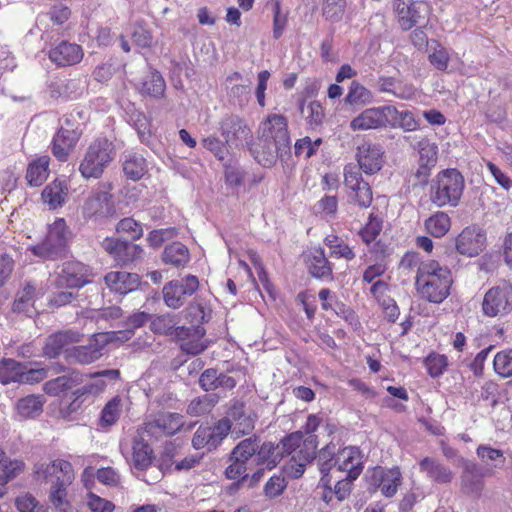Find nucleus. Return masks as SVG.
<instances>
[{
    "instance_id": "f257e3e1",
    "label": "nucleus",
    "mask_w": 512,
    "mask_h": 512,
    "mask_svg": "<svg viewBox=\"0 0 512 512\" xmlns=\"http://www.w3.org/2000/svg\"><path fill=\"white\" fill-rule=\"evenodd\" d=\"M36 480L50 483L49 500L55 507L66 502L67 489L75 479L72 464L63 459L40 461L33 466Z\"/></svg>"
},
{
    "instance_id": "f03ea898",
    "label": "nucleus",
    "mask_w": 512,
    "mask_h": 512,
    "mask_svg": "<svg viewBox=\"0 0 512 512\" xmlns=\"http://www.w3.org/2000/svg\"><path fill=\"white\" fill-rule=\"evenodd\" d=\"M452 283L451 271L437 261L428 260L419 265L415 284L419 293L429 302H443L450 295Z\"/></svg>"
},
{
    "instance_id": "7ed1b4c3",
    "label": "nucleus",
    "mask_w": 512,
    "mask_h": 512,
    "mask_svg": "<svg viewBox=\"0 0 512 512\" xmlns=\"http://www.w3.org/2000/svg\"><path fill=\"white\" fill-rule=\"evenodd\" d=\"M115 157L113 142L106 137L96 138L87 147L79 164V172L86 179H99Z\"/></svg>"
},
{
    "instance_id": "20e7f679",
    "label": "nucleus",
    "mask_w": 512,
    "mask_h": 512,
    "mask_svg": "<svg viewBox=\"0 0 512 512\" xmlns=\"http://www.w3.org/2000/svg\"><path fill=\"white\" fill-rule=\"evenodd\" d=\"M465 187L463 176L456 169H446L437 174L430 187V200L437 207H456Z\"/></svg>"
},
{
    "instance_id": "39448f33",
    "label": "nucleus",
    "mask_w": 512,
    "mask_h": 512,
    "mask_svg": "<svg viewBox=\"0 0 512 512\" xmlns=\"http://www.w3.org/2000/svg\"><path fill=\"white\" fill-rule=\"evenodd\" d=\"M258 448L259 438L255 436L240 441L231 451L230 464L225 470L226 477L231 480H245L252 465L256 464Z\"/></svg>"
},
{
    "instance_id": "423d86ee",
    "label": "nucleus",
    "mask_w": 512,
    "mask_h": 512,
    "mask_svg": "<svg viewBox=\"0 0 512 512\" xmlns=\"http://www.w3.org/2000/svg\"><path fill=\"white\" fill-rule=\"evenodd\" d=\"M68 230L64 219H57L49 226L45 239L30 248L32 253L44 260H57L66 254Z\"/></svg>"
},
{
    "instance_id": "0eeeda50",
    "label": "nucleus",
    "mask_w": 512,
    "mask_h": 512,
    "mask_svg": "<svg viewBox=\"0 0 512 512\" xmlns=\"http://www.w3.org/2000/svg\"><path fill=\"white\" fill-rule=\"evenodd\" d=\"M512 311V285L506 281L486 291L482 312L487 317H502Z\"/></svg>"
},
{
    "instance_id": "6e6552de",
    "label": "nucleus",
    "mask_w": 512,
    "mask_h": 512,
    "mask_svg": "<svg viewBox=\"0 0 512 512\" xmlns=\"http://www.w3.org/2000/svg\"><path fill=\"white\" fill-rule=\"evenodd\" d=\"M199 279L195 275H186L180 279L167 282L162 288L165 305L171 309H179L188 297L194 295L199 289Z\"/></svg>"
},
{
    "instance_id": "1a4fd4ad",
    "label": "nucleus",
    "mask_w": 512,
    "mask_h": 512,
    "mask_svg": "<svg viewBox=\"0 0 512 512\" xmlns=\"http://www.w3.org/2000/svg\"><path fill=\"white\" fill-rule=\"evenodd\" d=\"M81 214L86 221L93 222L115 216L113 195L108 190L92 191L81 206Z\"/></svg>"
},
{
    "instance_id": "9d476101",
    "label": "nucleus",
    "mask_w": 512,
    "mask_h": 512,
    "mask_svg": "<svg viewBox=\"0 0 512 512\" xmlns=\"http://www.w3.org/2000/svg\"><path fill=\"white\" fill-rule=\"evenodd\" d=\"M343 175L349 199L361 208H368L373 201L372 189L369 183L362 178L357 166L352 163L347 164L344 167Z\"/></svg>"
},
{
    "instance_id": "9b49d317",
    "label": "nucleus",
    "mask_w": 512,
    "mask_h": 512,
    "mask_svg": "<svg viewBox=\"0 0 512 512\" xmlns=\"http://www.w3.org/2000/svg\"><path fill=\"white\" fill-rule=\"evenodd\" d=\"M221 136L230 148H241L249 144L252 131L247 122L238 115L227 114L219 122Z\"/></svg>"
},
{
    "instance_id": "f8f14e48",
    "label": "nucleus",
    "mask_w": 512,
    "mask_h": 512,
    "mask_svg": "<svg viewBox=\"0 0 512 512\" xmlns=\"http://www.w3.org/2000/svg\"><path fill=\"white\" fill-rule=\"evenodd\" d=\"M396 114L397 108L392 105L367 108L351 120L350 128L353 131L384 128Z\"/></svg>"
},
{
    "instance_id": "ddd939ff",
    "label": "nucleus",
    "mask_w": 512,
    "mask_h": 512,
    "mask_svg": "<svg viewBox=\"0 0 512 512\" xmlns=\"http://www.w3.org/2000/svg\"><path fill=\"white\" fill-rule=\"evenodd\" d=\"M394 7L398 22L404 30L423 25L428 19L429 6L423 1L396 0Z\"/></svg>"
},
{
    "instance_id": "4468645a",
    "label": "nucleus",
    "mask_w": 512,
    "mask_h": 512,
    "mask_svg": "<svg viewBox=\"0 0 512 512\" xmlns=\"http://www.w3.org/2000/svg\"><path fill=\"white\" fill-rule=\"evenodd\" d=\"M101 246L119 265L133 263L141 259L144 253L140 245L114 237L105 238Z\"/></svg>"
},
{
    "instance_id": "2eb2a0df",
    "label": "nucleus",
    "mask_w": 512,
    "mask_h": 512,
    "mask_svg": "<svg viewBox=\"0 0 512 512\" xmlns=\"http://www.w3.org/2000/svg\"><path fill=\"white\" fill-rule=\"evenodd\" d=\"M81 134L82 129H80L79 126L74 127V125L70 123V120L66 119L65 125L60 127L53 138V155L59 161H66L80 139Z\"/></svg>"
},
{
    "instance_id": "dca6fc26",
    "label": "nucleus",
    "mask_w": 512,
    "mask_h": 512,
    "mask_svg": "<svg viewBox=\"0 0 512 512\" xmlns=\"http://www.w3.org/2000/svg\"><path fill=\"white\" fill-rule=\"evenodd\" d=\"M175 332V339L180 342V349L186 354L196 356L208 348V341L204 338L206 330L201 325L179 326Z\"/></svg>"
},
{
    "instance_id": "f3484780",
    "label": "nucleus",
    "mask_w": 512,
    "mask_h": 512,
    "mask_svg": "<svg viewBox=\"0 0 512 512\" xmlns=\"http://www.w3.org/2000/svg\"><path fill=\"white\" fill-rule=\"evenodd\" d=\"M357 168L367 175L379 172L384 164V151L379 144L365 141L357 147Z\"/></svg>"
},
{
    "instance_id": "a211bd4d",
    "label": "nucleus",
    "mask_w": 512,
    "mask_h": 512,
    "mask_svg": "<svg viewBox=\"0 0 512 512\" xmlns=\"http://www.w3.org/2000/svg\"><path fill=\"white\" fill-rule=\"evenodd\" d=\"M261 137L278 143L282 149L291 147L287 118L280 114H270L260 125Z\"/></svg>"
},
{
    "instance_id": "6ab92c4d",
    "label": "nucleus",
    "mask_w": 512,
    "mask_h": 512,
    "mask_svg": "<svg viewBox=\"0 0 512 512\" xmlns=\"http://www.w3.org/2000/svg\"><path fill=\"white\" fill-rule=\"evenodd\" d=\"M485 243V233L477 226H468L456 237L455 248L463 256L476 257L484 250Z\"/></svg>"
},
{
    "instance_id": "aec40b11",
    "label": "nucleus",
    "mask_w": 512,
    "mask_h": 512,
    "mask_svg": "<svg viewBox=\"0 0 512 512\" xmlns=\"http://www.w3.org/2000/svg\"><path fill=\"white\" fill-rule=\"evenodd\" d=\"M89 269L81 262L71 261L63 264L56 279L59 287L78 288L89 282Z\"/></svg>"
},
{
    "instance_id": "412c9836",
    "label": "nucleus",
    "mask_w": 512,
    "mask_h": 512,
    "mask_svg": "<svg viewBox=\"0 0 512 512\" xmlns=\"http://www.w3.org/2000/svg\"><path fill=\"white\" fill-rule=\"evenodd\" d=\"M106 344L103 334L95 335L88 345L73 347L67 351V358L71 362L79 364H91L102 356V350Z\"/></svg>"
},
{
    "instance_id": "4be33fe9",
    "label": "nucleus",
    "mask_w": 512,
    "mask_h": 512,
    "mask_svg": "<svg viewBox=\"0 0 512 512\" xmlns=\"http://www.w3.org/2000/svg\"><path fill=\"white\" fill-rule=\"evenodd\" d=\"M486 476L484 469L477 464L465 463L460 477L461 489L467 495L480 497L485 487L484 477Z\"/></svg>"
},
{
    "instance_id": "5701e85b",
    "label": "nucleus",
    "mask_w": 512,
    "mask_h": 512,
    "mask_svg": "<svg viewBox=\"0 0 512 512\" xmlns=\"http://www.w3.org/2000/svg\"><path fill=\"white\" fill-rule=\"evenodd\" d=\"M233 431L238 434H248L254 429L257 414L243 402H235L228 411Z\"/></svg>"
},
{
    "instance_id": "b1692460",
    "label": "nucleus",
    "mask_w": 512,
    "mask_h": 512,
    "mask_svg": "<svg viewBox=\"0 0 512 512\" xmlns=\"http://www.w3.org/2000/svg\"><path fill=\"white\" fill-rule=\"evenodd\" d=\"M304 262L308 272L318 279H332V264L325 255L324 249L314 247L304 253Z\"/></svg>"
},
{
    "instance_id": "393cba45",
    "label": "nucleus",
    "mask_w": 512,
    "mask_h": 512,
    "mask_svg": "<svg viewBox=\"0 0 512 512\" xmlns=\"http://www.w3.org/2000/svg\"><path fill=\"white\" fill-rule=\"evenodd\" d=\"M254 159L263 167H272L278 160L290 152V148L282 149L274 141L260 137L259 143L250 149Z\"/></svg>"
},
{
    "instance_id": "a878e982",
    "label": "nucleus",
    "mask_w": 512,
    "mask_h": 512,
    "mask_svg": "<svg viewBox=\"0 0 512 512\" xmlns=\"http://www.w3.org/2000/svg\"><path fill=\"white\" fill-rule=\"evenodd\" d=\"M317 441L315 436H308L303 443V449H300L298 455H293L286 469L292 478H299L305 472L306 465L309 464L316 455Z\"/></svg>"
},
{
    "instance_id": "bb28decb",
    "label": "nucleus",
    "mask_w": 512,
    "mask_h": 512,
    "mask_svg": "<svg viewBox=\"0 0 512 512\" xmlns=\"http://www.w3.org/2000/svg\"><path fill=\"white\" fill-rule=\"evenodd\" d=\"M104 282L110 291L125 295L139 287L140 277L136 273L111 271L104 276Z\"/></svg>"
},
{
    "instance_id": "cd10ccee",
    "label": "nucleus",
    "mask_w": 512,
    "mask_h": 512,
    "mask_svg": "<svg viewBox=\"0 0 512 512\" xmlns=\"http://www.w3.org/2000/svg\"><path fill=\"white\" fill-rule=\"evenodd\" d=\"M337 472H345L347 480H355L362 472V457L357 447H345L337 454Z\"/></svg>"
},
{
    "instance_id": "c85d7f7f",
    "label": "nucleus",
    "mask_w": 512,
    "mask_h": 512,
    "mask_svg": "<svg viewBox=\"0 0 512 512\" xmlns=\"http://www.w3.org/2000/svg\"><path fill=\"white\" fill-rule=\"evenodd\" d=\"M81 46L62 41L49 51V59L57 66H71L79 63L83 58Z\"/></svg>"
},
{
    "instance_id": "c756f323",
    "label": "nucleus",
    "mask_w": 512,
    "mask_h": 512,
    "mask_svg": "<svg viewBox=\"0 0 512 512\" xmlns=\"http://www.w3.org/2000/svg\"><path fill=\"white\" fill-rule=\"evenodd\" d=\"M419 470L429 480L438 484H448L454 478V473L449 467L432 457H424L419 462Z\"/></svg>"
},
{
    "instance_id": "7c9ffc66",
    "label": "nucleus",
    "mask_w": 512,
    "mask_h": 512,
    "mask_svg": "<svg viewBox=\"0 0 512 512\" xmlns=\"http://www.w3.org/2000/svg\"><path fill=\"white\" fill-rule=\"evenodd\" d=\"M476 454L485 465L484 472L487 476H492L496 470L502 469L506 461L502 450L489 445H479Z\"/></svg>"
},
{
    "instance_id": "2f4dec72",
    "label": "nucleus",
    "mask_w": 512,
    "mask_h": 512,
    "mask_svg": "<svg viewBox=\"0 0 512 512\" xmlns=\"http://www.w3.org/2000/svg\"><path fill=\"white\" fill-rule=\"evenodd\" d=\"M374 478L378 479V487L385 497L394 496L402 482L399 468L375 470Z\"/></svg>"
},
{
    "instance_id": "473e14b6",
    "label": "nucleus",
    "mask_w": 512,
    "mask_h": 512,
    "mask_svg": "<svg viewBox=\"0 0 512 512\" xmlns=\"http://www.w3.org/2000/svg\"><path fill=\"white\" fill-rule=\"evenodd\" d=\"M79 334L68 330L49 336L43 348L44 355L49 358L57 357L68 344L78 342Z\"/></svg>"
},
{
    "instance_id": "72a5a7b5",
    "label": "nucleus",
    "mask_w": 512,
    "mask_h": 512,
    "mask_svg": "<svg viewBox=\"0 0 512 512\" xmlns=\"http://www.w3.org/2000/svg\"><path fill=\"white\" fill-rule=\"evenodd\" d=\"M336 445L328 444L322 448L318 455V466L322 474L321 482L324 486H329L332 475L329 473L332 471L336 473L337 468V456H336Z\"/></svg>"
},
{
    "instance_id": "f704fd0d",
    "label": "nucleus",
    "mask_w": 512,
    "mask_h": 512,
    "mask_svg": "<svg viewBox=\"0 0 512 512\" xmlns=\"http://www.w3.org/2000/svg\"><path fill=\"white\" fill-rule=\"evenodd\" d=\"M376 87L379 92L389 93L400 99H410L414 95L412 86L403 85L398 79L390 76H380Z\"/></svg>"
},
{
    "instance_id": "c9c22d12",
    "label": "nucleus",
    "mask_w": 512,
    "mask_h": 512,
    "mask_svg": "<svg viewBox=\"0 0 512 512\" xmlns=\"http://www.w3.org/2000/svg\"><path fill=\"white\" fill-rule=\"evenodd\" d=\"M282 451L280 445H275L271 442L259 444L256 454V465L263 466L267 470H271L277 466L282 459Z\"/></svg>"
},
{
    "instance_id": "e433bc0d",
    "label": "nucleus",
    "mask_w": 512,
    "mask_h": 512,
    "mask_svg": "<svg viewBox=\"0 0 512 512\" xmlns=\"http://www.w3.org/2000/svg\"><path fill=\"white\" fill-rule=\"evenodd\" d=\"M49 162L48 156H41L32 161L26 172V180L30 186H41L48 178L49 175Z\"/></svg>"
},
{
    "instance_id": "4c0bfd02",
    "label": "nucleus",
    "mask_w": 512,
    "mask_h": 512,
    "mask_svg": "<svg viewBox=\"0 0 512 512\" xmlns=\"http://www.w3.org/2000/svg\"><path fill=\"white\" fill-rule=\"evenodd\" d=\"M152 423L163 434L172 436L183 427L184 420L183 416L179 413L161 412L156 415Z\"/></svg>"
},
{
    "instance_id": "58836bf2",
    "label": "nucleus",
    "mask_w": 512,
    "mask_h": 512,
    "mask_svg": "<svg viewBox=\"0 0 512 512\" xmlns=\"http://www.w3.org/2000/svg\"><path fill=\"white\" fill-rule=\"evenodd\" d=\"M162 259L165 264L176 268L184 267L190 260L189 250L184 244L173 242L165 247Z\"/></svg>"
},
{
    "instance_id": "ea45409f",
    "label": "nucleus",
    "mask_w": 512,
    "mask_h": 512,
    "mask_svg": "<svg viewBox=\"0 0 512 512\" xmlns=\"http://www.w3.org/2000/svg\"><path fill=\"white\" fill-rule=\"evenodd\" d=\"M67 196V187L60 180H55L42 191V200L51 209L61 207Z\"/></svg>"
},
{
    "instance_id": "a19ab883",
    "label": "nucleus",
    "mask_w": 512,
    "mask_h": 512,
    "mask_svg": "<svg viewBox=\"0 0 512 512\" xmlns=\"http://www.w3.org/2000/svg\"><path fill=\"white\" fill-rule=\"evenodd\" d=\"M323 242L328 247L330 256L333 258L351 261L356 256L354 250L336 234L327 235Z\"/></svg>"
},
{
    "instance_id": "79ce46f5",
    "label": "nucleus",
    "mask_w": 512,
    "mask_h": 512,
    "mask_svg": "<svg viewBox=\"0 0 512 512\" xmlns=\"http://www.w3.org/2000/svg\"><path fill=\"white\" fill-rule=\"evenodd\" d=\"M426 231L435 238L445 236L451 228V219L445 212L438 211L425 220Z\"/></svg>"
},
{
    "instance_id": "37998d69",
    "label": "nucleus",
    "mask_w": 512,
    "mask_h": 512,
    "mask_svg": "<svg viewBox=\"0 0 512 512\" xmlns=\"http://www.w3.org/2000/svg\"><path fill=\"white\" fill-rule=\"evenodd\" d=\"M81 381L82 379L79 374L63 375L47 381L43 386V390L49 395L57 396L62 392L70 390Z\"/></svg>"
},
{
    "instance_id": "c03bdc74",
    "label": "nucleus",
    "mask_w": 512,
    "mask_h": 512,
    "mask_svg": "<svg viewBox=\"0 0 512 512\" xmlns=\"http://www.w3.org/2000/svg\"><path fill=\"white\" fill-rule=\"evenodd\" d=\"M165 81L157 71L147 73L140 83V92L151 97H161L165 91Z\"/></svg>"
},
{
    "instance_id": "a18cd8bd",
    "label": "nucleus",
    "mask_w": 512,
    "mask_h": 512,
    "mask_svg": "<svg viewBox=\"0 0 512 512\" xmlns=\"http://www.w3.org/2000/svg\"><path fill=\"white\" fill-rule=\"evenodd\" d=\"M300 111L311 129H316L322 125L325 112L320 102L310 101L307 104L303 102L300 105Z\"/></svg>"
},
{
    "instance_id": "49530a36",
    "label": "nucleus",
    "mask_w": 512,
    "mask_h": 512,
    "mask_svg": "<svg viewBox=\"0 0 512 512\" xmlns=\"http://www.w3.org/2000/svg\"><path fill=\"white\" fill-rule=\"evenodd\" d=\"M123 171L131 180H139L147 172L145 158L137 153H129L123 163Z\"/></svg>"
},
{
    "instance_id": "de8ad7c7",
    "label": "nucleus",
    "mask_w": 512,
    "mask_h": 512,
    "mask_svg": "<svg viewBox=\"0 0 512 512\" xmlns=\"http://www.w3.org/2000/svg\"><path fill=\"white\" fill-rule=\"evenodd\" d=\"M177 324V316L175 314L166 313L158 315L151 320L150 329L155 334L170 335L175 338V330L179 326Z\"/></svg>"
},
{
    "instance_id": "09e8293b",
    "label": "nucleus",
    "mask_w": 512,
    "mask_h": 512,
    "mask_svg": "<svg viewBox=\"0 0 512 512\" xmlns=\"http://www.w3.org/2000/svg\"><path fill=\"white\" fill-rule=\"evenodd\" d=\"M373 93L357 81H353L345 97V102L349 105L365 106L372 103Z\"/></svg>"
},
{
    "instance_id": "8fccbe9b",
    "label": "nucleus",
    "mask_w": 512,
    "mask_h": 512,
    "mask_svg": "<svg viewBox=\"0 0 512 512\" xmlns=\"http://www.w3.org/2000/svg\"><path fill=\"white\" fill-rule=\"evenodd\" d=\"M132 461L136 469L145 470L152 461V450L142 439H136L133 442Z\"/></svg>"
},
{
    "instance_id": "3c124183",
    "label": "nucleus",
    "mask_w": 512,
    "mask_h": 512,
    "mask_svg": "<svg viewBox=\"0 0 512 512\" xmlns=\"http://www.w3.org/2000/svg\"><path fill=\"white\" fill-rule=\"evenodd\" d=\"M44 401L41 396L29 395L17 403V411L24 418L37 417L42 413Z\"/></svg>"
},
{
    "instance_id": "603ef678",
    "label": "nucleus",
    "mask_w": 512,
    "mask_h": 512,
    "mask_svg": "<svg viewBox=\"0 0 512 512\" xmlns=\"http://www.w3.org/2000/svg\"><path fill=\"white\" fill-rule=\"evenodd\" d=\"M24 365L13 360L7 359L0 362V382L9 384L11 382L21 383Z\"/></svg>"
},
{
    "instance_id": "864d4df0",
    "label": "nucleus",
    "mask_w": 512,
    "mask_h": 512,
    "mask_svg": "<svg viewBox=\"0 0 512 512\" xmlns=\"http://www.w3.org/2000/svg\"><path fill=\"white\" fill-rule=\"evenodd\" d=\"M192 445L195 449H202L206 446L209 450L215 449L218 443L217 438L213 435L211 426H200L192 438Z\"/></svg>"
},
{
    "instance_id": "5fc2aeb1",
    "label": "nucleus",
    "mask_w": 512,
    "mask_h": 512,
    "mask_svg": "<svg viewBox=\"0 0 512 512\" xmlns=\"http://www.w3.org/2000/svg\"><path fill=\"white\" fill-rule=\"evenodd\" d=\"M122 412L121 399L114 397L103 408L101 412V426L107 427L115 424Z\"/></svg>"
},
{
    "instance_id": "6e6d98bb",
    "label": "nucleus",
    "mask_w": 512,
    "mask_h": 512,
    "mask_svg": "<svg viewBox=\"0 0 512 512\" xmlns=\"http://www.w3.org/2000/svg\"><path fill=\"white\" fill-rule=\"evenodd\" d=\"M346 5V0H323L322 15L328 21L339 22L343 18Z\"/></svg>"
},
{
    "instance_id": "4d7b16f0",
    "label": "nucleus",
    "mask_w": 512,
    "mask_h": 512,
    "mask_svg": "<svg viewBox=\"0 0 512 512\" xmlns=\"http://www.w3.org/2000/svg\"><path fill=\"white\" fill-rule=\"evenodd\" d=\"M494 369L502 377L512 376V349L498 352L493 361Z\"/></svg>"
},
{
    "instance_id": "13d9d810",
    "label": "nucleus",
    "mask_w": 512,
    "mask_h": 512,
    "mask_svg": "<svg viewBox=\"0 0 512 512\" xmlns=\"http://www.w3.org/2000/svg\"><path fill=\"white\" fill-rule=\"evenodd\" d=\"M419 161L435 166L438 159V147L435 143L423 138L418 143Z\"/></svg>"
},
{
    "instance_id": "bf43d9fd",
    "label": "nucleus",
    "mask_w": 512,
    "mask_h": 512,
    "mask_svg": "<svg viewBox=\"0 0 512 512\" xmlns=\"http://www.w3.org/2000/svg\"><path fill=\"white\" fill-rule=\"evenodd\" d=\"M202 144L207 150L212 152L217 159L221 161L226 159L229 153L228 149L230 147L228 146V144H226V140L222 141L216 136L211 135L204 138L202 140Z\"/></svg>"
},
{
    "instance_id": "052dcab7",
    "label": "nucleus",
    "mask_w": 512,
    "mask_h": 512,
    "mask_svg": "<svg viewBox=\"0 0 512 512\" xmlns=\"http://www.w3.org/2000/svg\"><path fill=\"white\" fill-rule=\"evenodd\" d=\"M150 319V315L146 312H136L128 317L127 325L132 329L117 332L118 340H129L133 335V329L143 326Z\"/></svg>"
},
{
    "instance_id": "680f3d73",
    "label": "nucleus",
    "mask_w": 512,
    "mask_h": 512,
    "mask_svg": "<svg viewBox=\"0 0 512 512\" xmlns=\"http://www.w3.org/2000/svg\"><path fill=\"white\" fill-rule=\"evenodd\" d=\"M389 126L392 127H401L406 131H414L418 127V122L416 121L414 115L410 111H398L395 116L392 117V120L389 122Z\"/></svg>"
},
{
    "instance_id": "e2e57ef3",
    "label": "nucleus",
    "mask_w": 512,
    "mask_h": 512,
    "mask_svg": "<svg viewBox=\"0 0 512 512\" xmlns=\"http://www.w3.org/2000/svg\"><path fill=\"white\" fill-rule=\"evenodd\" d=\"M116 231L118 233L127 234L133 240L139 239L143 235V228L141 224L129 217L124 218L117 223Z\"/></svg>"
},
{
    "instance_id": "0e129e2a",
    "label": "nucleus",
    "mask_w": 512,
    "mask_h": 512,
    "mask_svg": "<svg viewBox=\"0 0 512 512\" xmlns=\"http://www.w3.org/2000/svg\"><path fill=\"white\" fill-rule=\"evenodd\" d=\"M428 374L431 377H438L443 374L447 367V358L444 355L430 354L424 361Z\"/></svg>"
},
{
    "instance_id": "69168bd1",
    "label": "nucleus",
    "mask_w": 512,
    "mask_h": 512,
    "mask_svg": "<svg viewBox=\"0 0 512 512\" xmlns=\"http://www.w3.org/2000/svg\"><path fill=\"white\" fill-rule=\"evenodd\" d=\"M185 312L187 313V317L190 318L191 322L203 324L209 321V313L206 311V307L197 299L189 303L185 309Z\"/></svg>"
},
{
    "instance_id": "338daca9",
    "label": "nucleus",
    "mask_w": 512,
    "mask_h": 512,
    "mask_svg": "<svg viewBox=\"0 0 512 512\" xmlns=\"http://www.w3.org/2000/svg\"><path fill=\"white\" fill-rule=\"evenodd\" d=\"M213 401L208 396L193 399L187 407V413L191 416H201L211 411Z\"/></svg>"
},
{
    "instance_id": "774afa93",
    "label": "nucleus",
    "mask_w": 512,
    "mask_h": 512,
    "mask_svg": "<svg viewBox=\"0 0 512 512\" xmlns=\"http://www.w3.org/2000/svg\"><path fill=\"white\" fill-rule=\"evenodd\" d=\"M381 229V221L370 216L368 223L360 230L359 234L366 244H370L379 235Z\"/></svg>"
}]
</instances>
